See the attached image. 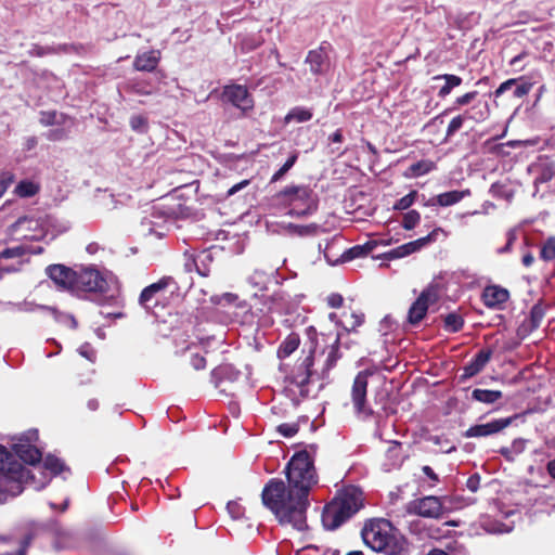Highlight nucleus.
Returning a JSON list of instances; mask_svg holds the SVG:
<instances>
[{"mask_svg":"<svg viewBox=\"0 0 555 555\" xmlns=\"http://www.w3.org/2000/svg\"><path fill=\"white\" fill-rule=\"evenodd\" d=\"M261 499L263 505L269 508L282 525H291L298 531L308 528L307 508L309 499L279 478L270 479L264 486Z\"/></svg>","mask_w":555,"mask_h":555,"instance_id":"1","label":"nucleus"},{"mask_svg":"<svg viewBox=\"0 0 555 555\" xmlns=\"http://www.w3.org/2000/svg\"><path fill=\"white\" fill-rule=\"evenodd\" d=\"M363 504L362 492L357 487H347L337 492L322 513V524L328 530L337 529L352 517Z\"/></svg>","mask_w":555,"mask_h":555,"instance_id":"2","label":"nucleus"},{"mask_svg":"<svg viewBox=\"0 0 555 555\" xmlns=\"http://www.w3.org/2000/svg\"><path fill=\"white\" fill-rule=\"evenodd\" d=\"M363 542L375 552L387 555H402L405 550V541L393 532L391 524L386 519H372L362 529Z\"/></svg>","mask_w":555,"mask_h":555,"instance_id":"3","label":"nucleus"},{"mask_svg":"<svg viewBox=\"0 0 555 555\" xmlns=\"http://www.w3.org/2000/svg\"><path fill=\"white\" fill-rule=\"evenodd\" d=\"M28 478L29 470L0 446V504L21 494L23 482Z\"/></svg>","mask_w":555,"mask_h":555,"instance_id":"4","label":"nucleus"},{"mask_svg":"<svg viewBox=\"0 0 555 555\" xmlns=\"http://www.w3.org/2000/svg\"><path fill=\"white\" fill-rule=\"evenodd\" d=\"M275 202L292 217H307L318 209V196L308 185H288L275 194Z\"/></svg>","mask_w":555,"mask_h":555,"instance_id":"5","label":"nucleus"},{"mask_svg":"<svg viewBox=\"0 0 555 555\" xmlns=\"http://www.w3.org/2000/svg\"><path fill=\"white\" fill-rule=\"evenodd\" d=\"M285 473L288 483L307 498L311 489L318 483L313 460L307 451L294 454L286 465Z\"/></svg>","mask_w":555,"mask_h":555,"instance_id":"6","label":"nucleus"},{"mask_svg":"<svg viewBox=\"0 0 555 555\" xmlns=\"http://www.w3.org/2000/svg\"><path fill=\"white\" fill-rule=\"evenodd\" d=\"M44 222L41 218L33 216L21 217L10 225L7 235L11 241H37L44 236Z\"/></svg>","mask_w":555,"mask_h":555,"instance_id":"7","label":"nucleus"},{"mask_svg":"<svg viewBox=\"0 0 555 555\" xmlns=\"http://www.w3.org/2000/svg\"><path fill=\"white\" fill-rule=\"evenodd\" d=\"M109 279L98 269L88 267L76 271L74 293H106Z\"/></svg>","mask_w":555,"mask_h":555,"instance_id":"8","label":"nucleus"},{"mask_svg":"<svg viewBox=\"0 0 555 555\" xmlns=\"http://www.w3.org/2000/svg\"><path fill=\"white\" fill-rule=\"evenodd\" d=\"M369 375H371L369 371L359 372L353 380L351 390L354 410L362 418H367L373 414V411L365 404Z\"/></svg>","mask_w":555,"mask_h":555,"instance_id":"9","label":"nucleus"},{"mask_svg":"<svg viewBox=\"0 0 555 555\" xmlns=\"http://www.w3.org/2000/svg\"><path fill=\"white\" fill-rule=\"evenodd\" d=\"M406 512L427 518H440L443 514V506L439 498L429 495L409 502Z\"/></svg>","mask_w":555,"mask_h":555,"instance_id":"10","label":"nucleus"},{"mask_svg":"<svg viewBox=\"0 0 555 555\" xmlns=\"http://www.w3.org/2000/svg\"><path fill=\"white\" fill-rule=\"evenodd\" d=\"M437 291L434 287H427L426 289H424L409 309V323L413 325L420 323L426 315L429 305L434 304L437 300Z\"/></svg>","mask_w":555,"mask_h":555,"instance_id":"11","label":"nucleus"},{"mask_svg":"<svg viewBox=\"0 0 555 555\" xmlns=\"http://www.w3.org/2000/svg\"><path fill=\"white\" fill-rule=\"evenodd\" d=\"M222 95L228 102L243 113H247L254 108V100L244 86H227L223 89Z\"/></svg>","mask_w":555,"mask_h":555,"instance_id":"12","label":"nucleus"},{"mask_svg":"<svg viewBox=\"0 0 555 555\" xmlns=\"http://www.w3.org/2000/svg\"><path fill=\"white\" fill-rule=\"evenodd\" d=\"M441 231L440 228H436L428 235L417 238L415 241L409 242L401 246H398L388 253L385 254L387 259H398L406 257L415 251H418L429 243H433L437 240V234Z\"/></svg>","mask_w":555,"mask_h":555,"instance_id":"13","label":"nucleus"},{"mask_svg":"<svg viewBox=\"0 0 555 555\" xmlns=\"http://www.w3.org/2000/svg\"><path fill=\"white\" fill-rule=\"evenodd\" d=\"M511 423H512V418L507 417V418L493 420L486 424H477V425L469 427L465 431L464 436L466 438L488 437V436L500 433L501 430H503L504 428L509 426Z\"/></svg>","mask_w":555,"mask_h":555,"instance_id":"14","label":"nucleus"},{"mask_svg":"<svg viewBox=\"0 0 555 555\" xmlns=\"http://www.w3.org/2000/svg\"><path fill=\"white\" fill-rule=\"evenodd\" d=\"M46 271L48 276L55 283V285H57L60 288L74 293L76 271L63 264H51L47 268Z\"/></svg>","mask_w":555,"mask_h":555,"instance_id":"15","label":"nucleus"},{"mask_svg":"<svg viewBox=\"0 0 555 555\" xmlns=\"http://www.w3.org/2000/svg\"><path fill=\"white\" fill-rule=\"evenodd\" d=\"M172 279L169 276L162 278L159 281L146 286L140 295L139 302L140 305L150 310L153 305H156L159 299V294L164 293L166 288L170 285Z\"/></svg>","mask_w":555,"mask_h":555,"instance_id":"16","label":"nucleus"},{"mask_svg":"<svg viewBox=\"0 0 555 555\" xmlns=\"http://www.w3.org/2000/svg\"><path fill=\"white\" fill-rule=\"evenodd\" d=\"M37 438L36 431H29L25 437V442L20 439L18 443L14 444L16 455L24 462L30 465H35L41 460V452L29 442Z\"/></svg>","mask_w":555,"mask_h":555,"instance_id":"17","label":"nucleus"},{"mask_svg":"<svg viewBox=\"0 0 555 555\" xmlns=\"http://www.w3.org/2000/svg\"><path fill=\"white\" fill-rule=\"evenodd\" d=\"M167 221L168 217L165 216L164 211L157 207H153L151 217H145L143 219L142 227L146 233L162 237L165 235V231L168 230Z\"/></svg>","mask_w":555,"mask_h":555,"instance_id":"18","label":"nucleus"},{"mask_svg":"<svg viewBox=\"0 0 555 555\" xmlns=\"http://www.w3.org/2000/svg\"><path fill=\"white\" fill-rule=\"evenodd\" d=\"M159 60V50L139 52L134 57L133 67L140 72H153L157 67Z\"/></svg>","mask_w":555,"mask_h":555,"instance_id":"19","label":"nucleus"},{"mask_svg":"<svg viewBox=\"0 0 555 555\" xmlns=\"http://www.w3.org/2000/svg\"><path fill=\"white\" fill-rule=\"evenodd\" d=\"M509 294L507 289L499 286H488L483 289L482 300L489 308H496L507 301Z\"/></svg>","mask_w":555,"mask_h":555,"instance_id":"20","label":"nucleus"},{"mask_svg":"<svg viewBox=\"0 0 555 555\" xmlns=\"http://www.w3.org/2000/svg\"><path fill=\"white\" fill-rule=\"evenodd\" d=\"M492 356V351L490 349H482L480 350L474 359L465 365L464 367V377H473L479 372L483 370L486 364L490 361Z\"/></svg>","mask_w":555,"mask_h":555,"instance_id":"21","label":"nucleus"},{"mask_svg":"<svg viewBox=\"0 0 555 555\" xmlns=\"http://www.w3.org/2000/svg\"><path fill=\"white\" fill-rule=\"evenodd\" d=\"M469 190L462 191H450L446 193H441L435 197V203L442 207H448L461 202L464 197L469 196Z\"/></svg>","mask_w":555,"mask_h":555,"instance_id":"22","label":"nucleus"},{"mask_svg":"<svg viewBox=\"0 0 555 555\" xmlns=\"http://www.w3.org/2000/svg\"><path fill=\"white\" fill-rule=\"evenodd\" d=\"M434 80H444V85L438 91V96L441 99L448 96L454 88L462 83V78L452 74L437 75Z\"/></svg>","mask_w":555,"mask_h":555,"instance_id":"23","label":"nucleus"},{"mask_svg":"<svg viewBox=\"0 0 555 555\" xmlns=\"http://www.w3.org/2000/svg\"><path fill=\"white\" fill-rule=\"evenodd\" d=\"M327 56L323 49L312 50L306 57V63L309 64L310 70L313 74H321L326 63Z\"/></svg>","mask_w":555,"mask_h":555,"instance_id":"24","label":"nucleus"},{"mask_svg":"<svg viewBox=\"0 0 555 555\" xmlns=\"http://www.w3.org/2000/svg\"><path fill=\"white\" fill-rule=\"evenodd\" d=\"M43 251L42 247L37 248H28L24 245L14 246L11 248H7L0 253V260L1 259H10V258H17L23 260L26 255L30 254H41Z\"/></svg>","mask_w":555,"mask_h":555,"instance_id":"25","label":"nucleus"},{"mask_svg":"<svg viewBox=\"0 0 555 555\" xmlns=\"http://www.w3.org/2000/svg\"><path fill=\"white\" fill-rule=\"evenodd\" d=\"M465 117L476 122L486 120L490 115V108L488 102L479 101L475 103L469 109L465 111Z\"/></svg>","mask_w":555,"mask_h":555,"instance_id":"26","label":"nucleus"},{"mask_svg":"<svg viewBox=\"0 0 555 555\" xmlns=\"http://www.w3.org/2000/svg\"><path fill=\"white\" fill-rule=\"evenodd\" d=\"M40 124L43 126L73 124V119L55 111L41 112Z\"/></svg>","mask_w":555,"mask_h":555,"instance_id":"27","label":"nucleus"},{"mask_svg":"<svg viewBox=\"0 0 555 555\" xmlns=\"http://www.w3.org/2000/svg\"><path fill=\"white\" fill-rule=\"evenodd\" d=\"M313 364V358H312V354H308L301 365H300V370L302 369V371H298L295 375H294V382L299 386V387H304L306 386L308 383H309V379H310V376H311V370L310 367L312 366Z\"/></svg>","mask_w":555,"mask_h":555,"instance_id":"28","label":"nucleus"},{"mask_svg":"<svg viewBox=\"0 0 555 555\" xmlns=\"http://www.w3.org/2000/svg\"><path fill=\"white\" fill-rule=\"evenodd\" d=\"M527 440L522 438L515 439L509 447H504L500 453L509 462L515 461L516 456L526 450Z\"/></svg>","mask_w":555,"mask_h":555,"instance_id":"29","label":"nucleus"},{"mask_svg":"<svg viewBox=\"0 0 555 555\" xmlns=\"http://www.w3.org/2000/svg\"><path fill=\"white\" fill-rule=\"evenodd\" d=\"M364 321V314L357 311H351L350 313H343L340 325L347 332L354 331L358 326H360Z\"/></svg>","mask_w":555,"mask_h":555,"instance_id":"30","label":"nucleus"},{"mask_svg":"<svg viewBox=\"0 0 555 555\" xmlns=\"http://www.w3.org/2000/svg\"><path fill=\"white\" fill-rule=\"evenodd\" d=\"M472 398L476 401L491 404L496 402L502 398V392L500 390H489V389H474L472 392Z\"/></svg>","mask_w":555,"mask_h":555,"instance_id":"31","label":"nucleus"},{"mask_svg":"<svg viewBox=\"0 0 555 555\" xmlns=\"http://www.w3.org/2000/svg\"><path fill=\"white\" fill-rule=\"evenodd\" d=\"M312 117V113L310 109L305 107H294L288 112L285 116V122L296 121V122H305L310 120Z\"/></svg>","mask_w":555,"mask_h":555,"instance_id":"32","label":"nucleus"},{"mask_svg":"<svg viewBox=\"0 0 555 555\" xmlns=\"http://www.w3.org/2000/svg\"><path fill=\"white\" fill-rule=\"evenodd\" d=\"M299 346V338L296 335L288 336L280 346L278 354L280 358H286L292 354Z\"/></svg>","mask_w":555,"mask_h":555,"instance_id":"33","label":"nucleus"},{"mask_svg":"<svg viewBox=\"0 0 555 555\" xmlns=\"http://www.w3.org/2000/svg\"><path fill=\"white\" fill-rule=\"evenodd\" d=\"M38 190L39 186L35 182L29 180H23L16 185L15 193L20 197H30L34 196L38 192Z\"/></svg>","mask_w":555,"mask_h":555,"instance_id":"34","label":"nucleus"},{"mask_svg":"<svg viewBox=\"0 0 555 555\" xmlns=\"http://www.w3.org/2000/svg\"><path fill=\"white\" fill-rule=\"evenodd\" d=\"M43 467L49 470L53 476L55 475H59L65 470H67L66 466L64 465V463L53 456V455H48L44 461H43Z\"/></svg>","mask_w":555,"mask_h":555,"instance_id":"35","label":"nucleus"},{"mask_svg":"<svg viewBox=\"0 0 555 555\" xmlns=\"http://www.w3.org/2000/svg\"><path fill=\"white\" fill-rule=\"evenodd\" d=\"M372 250V247L369 244L365 245H357L352 248H349L341 255L343 261L352 260L354 258H360L367 255Z\"/></svg>","mask_w":555,"mask_h":555,"instance_id":"36","label":"nucleus"},{"mask_svg":"<svg viewBox=\"0 0 555 555\" xmlns=\"http://www.w3.org/2000/svg\"><path fill=\"white\" fill-rule=\"evenodd\" d=\"M320 229H321V227L317 223H310L307 225H298V224L291 223L288 225V230L292 233H295L299 236L315 235Z\"/></svg>","mask_w":555,"mask_h":555,"instance_id":"37","label":"nucleus"},{"mask_svg":"<svg viewBox=\"0 0 555 555\" xmlns=\"http://www.w3.org/2000/svg\"><path fill=\"white\" fill-rule=\"evenodd\" d=\"M73 124L60 125L61 128L51 129L47 133V138L51 141H61L68 137Z\"/></svg>","mask_w":555,"mask_h":555,"instance_id":"38","label":"nucleus"},{"mask_svg":"<svg viewBox=\"0 0 555 555\" xmlns=\"http://www.w3.org/2000/svg\"><path fill=\"white\" fill-rule=\"evenodd\" d=\"M444 326L450 332H457L463 326V319L456 313H449L444 319Z\"/></svg>","mask_w":555,"mask_h":555,"instance_id":"39","label":"nucleus"},{"mask_svg":"<svg viewBox=\"0 0 555 555\" xmlns=\"http://www.w3.org/2000/svg\"><path fill=\"white\" fill-rule=\"evenodd\" d=\"M297 153H293L285 164L272 176L271 182H278L294 166L297 160Z\"/></svg>","mask_w":555,"mask_h":555,"instance_id":"40","label":"nucleus"},{"mask_svg":"<svg viewBox=\"0 0 555 555\" xmlns=\"http://www.w3.org/2000/svg\"><path fill=\"white\" fill-rule=\"evenodd\" d=\"M541 258L550 261L555 258V237H550L541 249Z\"/></svg>","mask_w":555,"mask_h":555,"instance_id":"41","label":"nucleus"},{"mask_svg":"<svg viewBox=\"0 0 555 555\" xmlns=\"http://www.w3.org/2000/svg\"><path fill=\"white\" fill-rule=\"evenodd\" d=\"M421 216L416 210H410L408 211L402 221V227L405 230H412L416 227V224L420 222Z\"/></svg>","mask_w":555,"mask_h":555,"instance_id":"42","label":"nucleus"},{"mask_svg":"<svg viewBox=\"0 0 555 555\" xmlns=\"http://www.w3.org/2000/svg\"><path fill=\"white\" fill-rule=\"evenodd\" d=\"M128 89L138 95H151L153 93L152 88L144 81H133L128 85Z\"/></svg>","mask_w":555,"mask_h":555,"instance_id":"43","label":"nucleus"},{"mask_svg":"<svg viewBox=\"0 0 555 555\" xmlns=\"http://www.w3.org/2000/svg\"><path fill=\"white\" fill-rule=\"evenodd\" d=\"M248 281L257 289L262 291L266 288L268 276L263 272L256 271L249 276Z\"/></svg>","mask_w":555,"mask_h":555,"instance_id":"44","label":"nucleus"},{"mask_svg":"<svg viewBox=\"0 0 555 555\" xmlns=\"http://www.w3.org/2000/svg\"><path fill=\"white\" fill-rule=\"evenodd\" d=\"M466 119L465 115H457L451 119L447 129V137H452L456 131H459Z\"/></svg>","mask_w":555,"mask_h":555,"instance_id":"45","label":"nucleus"},{"mask_svg":"<svg viewBox=\"0 0 555 555\" xmlns=\"http://www.w3.org/2000/svg\"><path fill=\"white\" fill-rule=\"evenodd\" d=\"M433 163L431 162H418L413 164L410 167V170L414 176H423L427 172H429L433 169Z\"/></svg>","mask_w":555,"mask_h":555,"instance_id":"46","label":"nucleus"},{"mask_svg":"<svg viewBox=\"0 0 555 555\" xmlns=\"http://www.w3.org/2000/svg\"><path fill=\"white\" fill-rule=\"evenodd\" d=\"M478 95L477 91L467 92L461 96H457L454 101L453 107L451 109H456L457 107L465 106L473 102Z\"/></svg>","mask_w":555,"mask_h":555,"instance_id":"47","label":"nucleus"},{"mask_svg":"<svg viewBox=\"0 0 555 555\" xmlns=\"http://www.w3.org/2000/svg\"><path fill=\"white\" fill-rule=\"evenodd\" d=\"M338 339H336L335 344L332 345L328 353H327V358H326V362H325V367L326 370H330L332 369L335 364H336V361L338 360L339 358V354H338Z\"/></svg>","mask_w":555,"mask_h":555,"instance_id":"48","label":"nucleus"},{"mask_svg":"<svg viewBox=\"0 0 555 555\" xmlns=\"http://www.w3.org/2000/svg\"><path fill=\"white\" fill-rule=\"evenodd\" d=\"M416 192L412 191L405 196L401 197L395 205L396 209L404 210L408 209L415 201Z\"/></svg>","mask_w":555,"mask_h":555,"instance_id":"49","label":"nucleus"},{"mask_svg":"<svg viewBox=\"0 0 555 555\" xmlns=\"http://www.w3.org/2000/svg\"><path fill=\"white\" fill-rule=\"evenodd\" d=\"M130 126L133 130L139 132L146 131L147 121L146 118L141 115H135L130 118Z\"/></svg>","mask_w":555,"mask_h":555,"instance_id":"50","label":"nucleus"},{"mask_svg":"<svg viewBox=\"0 0 555 555\" xmlns=\"http://www.w3.org/2000/svg\"><path fill=\"white\" fill-rule=\"evenodd\" d=\"M210 258V255L207 254L206 251H202L199 255H197L194 259H193V264L194 267L196 268V271L198 272V274L203 275V276H207L208 275V270L206 269H202L199 267V262L201 263H204L205 260L209 259Z\"/></svg>","mask_w":555,"mask_h":555,"instance_id":"51","label":"nucleus"},{"mask_svg":"<svg viewBox=\"0 0 555 555\" xmlns=\"http://www.w3.org/2000/svg\"><path fill=\"white\" fill-rule=\"evenodd\" d=\"M485 529L490 533H505L512 530L509 526L500 522H488Z\"/></svg>","mask_w":555,"mask_h":555,"instance_id":"52","label":"nucleus"},{"mask_svg":"<svg viewBox=\"0 0 555 555\" xmlns=\"http://www.w3.org/2000/svg\"><path fill=\"white\" fill-rule=\"evenodd\" d=\"M278 431L286 437V438H291L293 436H295L298 431V426L295 425V424H287V423H284V424H281L279 427H278Z\"/></svg>","mask_w":555,"mask_h":555,"instance_id":"53","label":"nucleus"},{"mask_svg":"<svg viewBox=\"0 0 555 555\" xmlns=\"http://www.w3.org/2000/svg\"><path fill=\"white\" fill-rule=\"evenodd\" d=\"M13 182V175L11 172L0 173V197L5 193L8 188Z\"/></svg>","mask_w":555,"mask_h":555,"instance_id":"54","label":"nucleus"},{"mask_svg":"<svg viewBox=\"0 0 555 555\" xmlns=\"http://www.w3.org/2000/svg\"><path fill=\"white\" fill-rule=\"evenodd\" d=\"M78 352L81 357L88 359L91 362H93L95 359V352L89 344H83L80 346Z\"/></svg>","mask_w":555,"mask_h":555,"instance_id":"55","label":"nucleus"},{"mask_svg":"<svg viewBox=\"0 0 555 555\" xmlns=\"http://www.w3.org/2000/svg\"><path fill=\"white\" fill-rule=\"evenodd\" d=\"M533 87L532 82H525L516 87L514 90L515 98H522L527 95Z\"/></svg>","mask_w":555,"mask_h":555,"instance_id":"56","label":"nucleus"},{"mask_svg":"<svg viewBox=\"0 0 555 555\" xmlns=\"http://www.w3.org/2000/svg\"><path fill=\"white\" fill-rule=\"evenodd\" d=\"M191 364L195 370H202L206 365L205 358L199 352L192 353Z\"/></svg>","mask_w":555,"mask_h":555,"instance_id":"57","label":"nucleus"},{"mask_svg":"<svg viewBox=\"0 0 555 555\" xmlns=\"http://www.w3.org/2000/svg\"><path fill=\"white\" fill-rule=\"evenodd\" d=\"M516 82L517 79L515 78L507 79L506 81L502 82L499 86V88L494 91V95L496 98L501 96L505 91L509 90Z\"/></svg>","mask_w":555,"mask_h":555,"instance_id":"58","label":"nucleus"},{"mask_svg":"<svg viewBox=\"0 0 555 555\" xmlns=\"http://www.w3.org/2000/svg\"><path fill=\"white\" fill-rule=\"evenodd\" d=\"M237 299L236 295L234 294H231V293H225L223 294L222 296H216V297H212V302L215 304H222L223 301L224 302H228V304H232L234 302L235 300Z\"/></svg>","mask_w":555,"mask_h":555,"instance_id":"59","label":"nucleus"},{"mask_svg":"<svg viewBox=\"0 0 555 555\" xmlns=\"http://www.w3.org/2000/svg\"><path fill=\"white\" fill-rule=\"evenodd\" d=\"M344 298L339 294H331L327 297V304L332 308H340L343 306Z\"/></svg>","mask_w":555,"mask_h":555,"instance_id":"60","label":"nucleus"},{"mask_svg":"<svg viewBox=\"0 0 555 555\" xmlns=\"http://www.w3.org/2000/svg\"><path fill=\"white\" fill-rule=\"evenodd\" d=\"M227 509L233 518H238L242 515L241 506L235 502L228 503Z\"/></svg>","mask_w":555,"mask_h":555,"instance_id":"61","label":"nucleus"},{"mask_svg":"<svg viewBox=\"0 0 555 555\" xmlns=\"http://www.w3.org/2000/svg\"><path fill=\"white\" fill-rule=\"evenodd\" d=\"M466 486L467 488L472 491V492H476L479 488V477L478 476H472L467 479V482H466Z\"/></svg>","mask_w":555,"mask_h":555,"instance_id":"62","label":"nucleus"},{"mask_svg":"<svg viewBox=\"0 0 555 555\" xmlns=\"http://www.w3.org/2000/svg\"><path fill=\"white\" fill-rule=\"evenodd\" d=\"M248 184H249L248 180H243V181L234 184L232 188L229 189L228 195L231 196V195L235 194L236 192L243 190Z\"/></svg>","mask_w":555,"mask_h":555,"instance_id":"63","label":"nucleus"},{"mask_svg":"<svg viewBox=\"0 0 555 555\" xmlns=\"http://www.w3.org/2000/svg\"><path fill=\"white\" fill-rule=\"evenodd\" d=\"M29 542H30V539H29V538H27V539H25V540L23 541L22 546H21V548H20L17 552H14V553H4V554H0V555H25V554H26V548H27V546H28Z\"/></svg>","mask_w":555,"mask_h":555,"instance_id":"64","label":"nucleus"}]
</instances>
